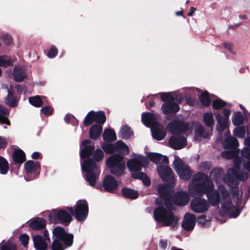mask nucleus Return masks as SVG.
I'll list each match as a JSON object with an SVG mask.
<instances>
[{
    "instance_id": "864d4df0",
    "label": "nucleus",
    "mask_w": 250,
    "mask_h": 250,
    "mask_svg": "<svg viewBox=\"0 0 250 250\" xmlns=\"http://www.w3.org/2000/svg\"><path fill=\"white\" fill-rule=\"evenodd\" d=\"M1 250H16V248L14 245H3Z\"/></svg>"
},
{
    "instance_id": "3c124183",
    "label": "nucleus",
    "mask_w": 250,
    "mask_h": 250,
    "mask_svg": "<svg viewBox=\"0 0 250 250\" xmlns=\"http://www.w3.org/2000/svg\"><path fill=\"white\" fill-rule=\"evenodd\" d=\"M0 38L6 43H9L11 40V36L7 33L1 35Z\"/></svg>"
},
{
    "instance_id": "393cba45",
    "label": "nucleus",
    "mask_w": 250,
    "mask_h": 250,
    "mask_svg": "<svg viewBox=\"0 0 250 250\" xmlns=\"http://www.w3.org/2000/svg\"><path fill=\"white\" fill-rule=\"evenodd\" d=\"M151 130L153 138L157 140H163L166 135L165 128L160 124L152 127Z\"/></svg>"
},
{
    "instance_id": "774afa93",
    "label": "nucleus",
    "mask_w": 250,
    "mask_h": 250,
    "mask_svg": "<svg viewBox=\"0 0 250 250\" xmlns=\"http://www.w3.org/2000/svg\"><path fill=\"white\" fill-rule=\"evenodd\" d=\"M21 85H17L16 86V88L18 90H21L20 88L21 87Z\"/></svg>"
},
{
    "instance_id": "69168bd1",
    "label": "nucleus",
    "mask_w": 250,
    "mask_h": 250,
    "mask_svg": "<svg viewBox=\"0 0 250 250\" xmlns=\"http://www.w3.org/2000/svg\"><path fill=\"white\" fill-rule=\"evenodd\" d=\"M176 14L177 16H181L182 15V12H181V11L177 12H176Z\"/></svg>"
},
{
    "instance_id": "423d86ee",
    "label": "nucleus",
    "mask_w": 250,
    "mask_h": 250,
    "mask_svg": "<svg viewBox=\"0 0 250 250\" xmlns=\"http://www.w3.org/2000/svg\"><path fill=\"white\" fill-rule=\"evenodd\" d=\"M105 120L106 117L104 112L91 111L87 114L84 121L85 126L89 125L94 122L98 124L93 125L90 129L89 135L92 139H96L100 136L102 131V125Z\"/></svg>"
},
{
    "instance_id": "c9c22d12",
    "label": "nucleus",
    "mask_w": 250,
    "mask_h": 250,
    "mask_svg": "<svg viewBox=\"0 0 250 250\" xmlns=\"http://www.w3.org/2000/svg\"><path fill=\"white\" fill-rule=\"evenodd\" d=\"M122 193L125 197L132 199H136L138 196V193L137 191L130 188L123 189Z\"/></svg>"
},
{
    "instance_id": "9b49d317",
    "label": "nucleus",
    "mask_w": 250,
    "mask_h": 250,
    "mask_svg": "<svg viewBox=\"0 0 250 250\" xmlns=\"http://www.w3.org/2000/svg\"><path fill=\"white\" fill-rule=\"evenodd\" d=\"M67 208L69 212L75 216L79 221H84L88 215V205L87 202L84 200L78 201L74 207V209L71 207Z\"/></svg>"
},
{
    "instance_id": "4468645a",
    "label": "nucleus",
    "mask_w": 250,
    "mask_h": 250,
    "mask_svg": "<svg viewBox=\"0 0 250 250\" xmlns=\"http://www.w3.org/2000/svg\"><path fill=\"white\" fill-rule=\"evenodd\" d=\"M24 170L26 175L32 176L30 179L25 177V180L28 181L32 180L35 178L40 173V164L37 161H28L24 164Z\"/></svg>"
},
{
    "instance_id": "5701e85b",
    "label": "nucleus",
    "mask_w": 250,
    "mask_h": 250,
    "mask_svg": "<svg viewBox=\"0 0 250 250\" xmlns=\"http://www.w3.org/2000/svg\"><path fill=\"white\" fill-rule=\"evenodd\" d=\"M33 241L36 250H46L47 244L43 237L36 235L33 236Z\"/></svg>"
},
{
    "instance_id": "f3484780",
    "label": "nucleus",
    "mask_w": 250,
    "mask_h": 250,
    "mask_svg": "<svg viewBox=\"0 0 250 250\" xmlns=\"http://www.w3.org/2000/svg\"><path fill=\"white\" fill-rule=\"evenodd\" d=\"M157 171L163 181L174 184V173L170 167L166 166H159Z\"/></svg>"
},
{
    "instance_id": "052dcab7",
    "label": "nucleus",
    "mask_w": 250,
    "mask_h": 250,
    "mask_svg": "<svg viewBox=\"0 0 250 250\" xmlns=\"http://www.w3.org/2000/svg\"><path fill=\"white\" fill-rule=\"evenodd\" d=\"M196 11V9L194 7H191L189 9V11L188 13V16H192L193 13Z\"/></svg>"
},
{
    "instance_id": "ea45409f",
    "label": "nucleus",
    "mask_w": 250,
    "mask_h": 250,
    "mask_svg": "<svg viewBox=\"0 0 250 250\" xmlns=\"http://www.w3.org/2000/svg\"><path fill=\"white\" fill-rule=\"evenodd\" d=\"M9 169L8 163L7 161L0 156V173L5 174Z\"/></svg>"
},
{
    "instance_id": "0eeeda50",
    "label": "nucleus",
    "mask_w": 250,
    "mask_h": 250,
    "mask_svg": "<svg viewBox=\"0 0 250 250\" xmlns=\"http://www.w3.org/2000/svg\"><path fill=\"white\" fill-rule=\"evenodd\" d=\"M53 235L56 238L52 244V250H64L71 246L73 242V235L67 233L64 229L61 227H57L53 229Z\"/></svg>"
},
{
    "instance_id": "a18cd8bd",
    "label": "nucleus",
    "mask_w": 250,
    "mask_h": 250,
    "mask_svg": "<svg viewBox=\"0 0 250 250\" xmlns=\"http://www.w3.org/2000/svg\"><path fill=\"white\" fill-rule=\"evenodd\" d=\"M227 104L220 99H217L213 101V107L216 109H219L227 105Z\"/></svg>"
},
{
    "instance_id": "6ab92c4d",
    "label": "nucleus",
    "mask_w": 250,
    "mask_h": 250,
    "mask_svg": "<svg viewBox=\"0 0 250 250\" xmlns=\"http://www.w3.org/2000/svg\"><path fill=\"white\" fill-rule=\"evenodd\" d=\"M196 218L193 214L187 213L183 221L182 226L186 230H191L195 227Z\"/></svg>"
},
{
    "instance_id": "de8ad7c7",
    "label": "nucleus",
    "mask_w": 250,
    "mask_h": 250,
    "mask_svg": "<svg viewBox=\"0 0 250 250\" xmlns=\"http://www.w3.org/2000/svg\"><path fill=\"white\" fill-rule=\"evenodd\" d=\"M19 240L21 244L25 247H26L29 240V236L26 234H23L21 235L19 237Z\"/></svg>"
},
{
    "instance_id": "5fc2aeb1",
    "label": "nucleus",
    "mask_w": 250,
    "mask_h": 250,
    "mask_svg": "<svg viewBox=\"0 0 250 250\" xmlns=\"http://www.w3.org/2000/svg\"><path fill=\"white\" fill-rule=\"evenodd\" d=\"M159 246L163 250L166 249L167 246V240L161 239L159 242Z\"/></svg>"
},
{
    "instance_id": "e433bc0d",
    "label": "nucleus",
    "mask_w": 250,
    "mask_h": 250,
    "mask_svg": "<svg viewBox=\"0 0 250 250\" xmlns=\"http://www.w3.org/2000/svg\"><path fill=\"white\" fill-rule=\"evenodd\" d=\"M223 172L221 168L214 169L211 171L210 177L215 179L217 184L222 180Z\"/></svg>"
},
{
    "instance_id": "b1692460",
    "label": "nucleus",
    "mask_w": 250,
    "mask_h": 250,
    "mask_svg": "<svg viewBox=\"0 0 250 250\" xmlns=\"http://www.w3.org/2000/svg\"><path fill=\"white\" fill-rule=\"evenodd\" d=\"M103 186L106 191L112 192L117 188V182L113 177L107 175L104 180Z\"/></svg>"
},
{
    "instance_id": "13d9d810",
    "label": "nucleus",
    "mask_w": 250,
    "mask_h": 250,
    "mask_svg": "<svg viewBox=\"0 0 250 250\" xmlns=\"http://www.w3.org/2000/svg\"><path fill=\"white\" fill-rule=\"evenodd\" d=\"M154 104H155V103L153 101L150 102L149 103L146 104V107L148 109L153 106L154 105Z\"/></svg>"
},
{
    "instance_id": "f257e3e1",
    "label": "nucleus",
    "mask_w": 250,
    "mask_h": 250,
    "mask_svg": "<svg viewBox=\"0 0 250 250\" xmlns=\"http://www.w3.org/2000/svg\"><path fill=\"white\" fill-rule=\"evenodd\" d=\"M188 192L191 196H201L206 193L209 204L212 206L219 205L221 200V208L224 213L229 217L236 218L241 210L239 203L242 197V192L238 189H234L232 198L235 205L232 204L229 192L222 186H219L217 190L214 189V185L209 177L202 173L195 174L189 184Z\"/></svg>"
},
{
    "instance_id": "09e8293b",
    "label": "nucleus",
    "mask_w": 250,
    "mask_h": 250,
    "mask_svg": "<svg viewBox=\"0 0 250 250\" xmlns=\"http://www.w3.org/2000/svg\"><path fill=\"white\" fill-rule=\"evenodd\" d=\"M57 53V49L54 46H52L47 54V56L49 58H52L54 57Z\"/></svg>"
},
{
    "instance_id": "f704fd0d",
    "label": "nucleus",
    "mask_w": 250,
    "mask_h": 250,
    "mask_svg": "<svg viewBox=\"0 0 250 250\" xmlns=\"http://www.w3.org/2000/svg\"><path fill=\"white\" fill-rule=\"evenodd\" d=\"M103 138L105 141H113L116 139V135L112 129H105L103 133Z\"/></svg>"
},
{
    "instance_id": "ddd939ff",
    "label": "nucleus",
    "mask_w": 250,
    "mask_h": 250,
    "mask_svg": "<svg viewBox=\"0 0 250 250\" xmlns=\"http://www.w3.org/2000/svg\"><path fill=\"white\" fill-rule=\"evenodd\" d=\"M50 221L55 224H69L72 220L71 215L64 210H53L49 215Z\"/></svg>"
},
{
    "instance_id": "39448f33",
    "label": "nucleus",
    "mask_w": 250,
    "mask_h": 250,
    "mask_svg": "<svg viewBox=\"0 0 250 250\" xmlns=\"http://www.w3.org/2000/svg\"><path fill=\"white\" fill-rule=\"evenodd\" d=\"M148 163V161L146 157L137 154H133L132 159L127 163L128 168L133 171L132 176L135 179L142 180L146 186H149L150 181L144 173L140 172V171L143 167H146Z\"/></svg>"
},
{
    "instance_id": "bb28decb",
    "label": "nucleus",
    "mask_w": 250,
    "mask_h": 250,
    "mask_svg": "<svg viewBox=\"0 0 250 250\" xmlns=\"http://www.w3.org/2000/svg\"><path fill=\"white\" fill-rule=\"evenodd\" d=\"M148 158L156 164H167L168 163V158L159 153H149L147 154Z\"/></svg>"
},
{
    "instance_id": "dca6fc26",
    "label": "nucleus",
    "mask_w": 250,
    "mask_h": 250,
    "mask_svg": "<svg viewBox=\"0 0 250 250\" xmlns=\"http://www.w3.org/2000/svg\"><path fill=\"white\" fill-rule=\"evenodd\" d=\"M231 111L229 109H224L223 110V114L225 117H223L220 114L216 115V119L217 121L216 125V130L222 135L223 131L226 129L228 126V120Z\"/></svg>"
},
{
    "instance_id": "c85d7f7f",
    "label": "nucleus",
    "mask_w": 250,
    "mask_h": 250,
    "mask_svg": "<svg viewBox=\"0 0 250 250\" xmlns=\"http://www.w3.org/2000/svg\"><path fill=\"white\" fill-rule=\"evenodd\" d=\"M13 87L11 86L8 91V95L5 100L6 103L10 106L14 107L17 105L18 100L13 96Z\"/></svg>"
},
{
    "instance_id": "7c9ffc66",
    "label": "nucleus",
    "mask_w": 250,
    "mask_h": 250,
    "mask_svg": "<svg viewBox=\"0 0 250 250\" xmlns=\"http://www.w3.org/2000/svg\"><path fill=\"white\" fill-rule=\"evenodd\" d=\"M13 158L15 162L21 164L25 160V154L21 149L16 150L13 153Z\"/></svg>"
},
{
    "instance_id": "37998d69",
    "label": "nucleus",
    "mask_w": 250,
    "mask_h": 250,
    "mask_svg": "<svg viewBox=\"0 0 250 250\" xmlns=\"http://www.w3.org/2000/svg\"><path fill=\"white\" fill-rule=\"evenodd\" d=\"M102 148L107 153H113L116 151L115 144L105 143L103 145Z\"/></svg>"
},
{
    "instance_id": "6e6552de",
    "label": "nucleus",
    "mask_w": 250,
    "mask_h": 250,
    "mask_svg": "<svg viewBox=\"0 0 250 250\" xmlns=\"http://www.w3.org/2000/svg\"><path fill=\"white\" fill-rule=\"evenodd\" d=\"M81 166L82 170L86 172L85 180L90 186H95L100 173L99 166L90 158L83 161Z\"/></svg>"
},
{
    "instance_id": "473e14b6",
    "label": "nucleus",
    "mask_w": 250,
    "mask_h": 250,
    "mask_svg": "<svg viewBox=\"0 0 250 250\" xmlns=\"http://www.w3.org/2000/svg\"><path fill=\"white\" fill-rule=\"evenodd\" d=\"M116 150L123 154L126 155L129 153L128 146L122 141H119L115 144Z\"/></svg>"
},
{
    "instance_id": "2eb2a0df",
    "label": "nucleus",
    "mask_w": 250,
    "mask_h": 250,
    "mask_svg": "<svg viewBox=\"0 0 250 250\" xmlns=\"http://www.w3.org/2000/svg\"><path fill=\"white\" fill-rule=\"evenodd\" d=\"M191 210L196 213H202L208 210L209 204L208 201L202 198H194L190 202Z\"/></svg>"
},
{
    "instance_id": "2f4dec72",
    "label": "nucleus",
    "mask_w": 250,
    "mask_h": 250,
    "mask_svg": "<svg viewBox=\"0 0 250 250\" xmlns=\"http://www.w3.org/2000/svg\"><path fill=\"white\" fill-rule=\"evenodd\" d=\"M9 111L3 106L0 105V123L10 125V122L7 119Z\"/></svg>"
},
{
    "instance_id": "79ce46f5",
    "label": "nucleus",
    "mask_w": 250,
    "mask_h": 250,
    "mask_svg": "<svg viewBox=\"0 0 250 250\" xmlns=\"http://www.w3.org/2000/svg\"><path fill=\"white\" fill-rule=\"evenodd\" d=\"M29 102L32 105L36 107L41 106L42 104V102L39 96L30 97Z\"/></svg>"
},
{
    "instance_id": "49530a36",
    "label": "nucleus",
    "mask_w": 250,
    "mask_h": 250,
    "mask_svg": "<svg viewBox=\"0 0 250 250\" xmlns=\"http://www.w3.org/2000/svg\"><path fill=\"white\" fill-rule=\"evenodd\" d=\"M104 152L101 149H97L93 153V158L96 161L101 160L104 157Z\"/></svg>"
},
{
    "instance_id": "aec40b11",
    "label": "nucleus",
    "mask_w": 250,
    "mask_h": 250,
    "mask_svg": "<svg viewBox=\"0 0 250 250\" xmlns=\"http://www.w3.org/2000/svg\"><path fill=\"white\" fill-rule=\"evenodd\" d=\"M225 133V140L223 142V146L224 148H229L232 147H237L238 146L237 140L233 137H230L229 131L227 128L224 130L223 132Z\"/></svg>"
},
{
    "instance_id": "e2e57ef3",
    "label": "nucleus",
    "mask_w": 250,
    "mask_h": 250,
    "mask_svg": "<svg viewBox=\"0 0 250 250\" xmlns=\"http://www.w3.org/2000/svg\"><path fill=\"white\" fill-rule=\"evenodd\" d=\"M224 46L227 49L230 50L231 49V45L229 43H225L224 44Z\"/></svg>"
},
{
    "instance_id": "338daca9",
    "label": "nucleus",
    "mask_w": 250,
    "mask_h": 250,
    "mask_svg": "<svg viewBox=\"0 0 250 250\" xmlns=\"http://www.w3.org/2000/svg\"><path fill=\"white\" fill-rule=\"evenodd\" d=\"M171 250H183L182 249H179V248H172L171 249Z\"/></svg>"
},
{
    "instance_id": "6e6d98bb",
    "label": "nucleus",
    "mask_w": 250,
    "mask_h": 250,
    "mask_svg": "<svg viewBox=\"0 0 250 250\" xmlns=\"http://www.w3.org/2000/svg\"><path fill=\"white\" fill-rule=\"evenodd\" d=\"M207 221L206 216H202L198 219V222L202 225H205L206 222Z\"/></svg>"
},
{
    "instance_id": "f03ea898",
    "label": "nucleus",
    "mask_w": 250,
    "mask_h": 250,
    "mask_svg": "<svg viewBox=\"0 0 250 250\" xmlns=\"http://www.w3.org/2000/svg\"><path fill=\"white\" fill-rule=\"evenodd\" d=\"M158 190L167 209L162 206L157 208L154 211L155 220L162 223L164 226H171L174 228L177 225L179 218L171 210L173 209V203L178 206H185L189 202V196L187 192L180 191L173 197L171 191L167 190L165 185H159Z\"/></svg>"
},
{
    "instance_id": "c756f323",
    "label": "nucleus",
    "mask_w": 250,
    "mask_h": 250,
    "mask_svg": "<svg viewBox=\"0 0 250 250\" xmlns=\"http://www.w3.org/2000/svg\"><path fill=\"white\" fill-rule=\"evenodd\" d=\"M203 121L207 126L213 130L214 121L211 112L204 113L203 115Z\"/></svg>"
},
{
    "instance_id": "4d7b16f0",
    "label": "nucleus",
    "mask_w": 250,
    "mask_h": 250,
    "mask_svg": "<svg viewBox=\"0 0 250 250\" xmlns=\"http://www.w3.org/2000/svg\"><path fill=\"white\" fill-rule=\"evenodd\" d=\"M43 235H44V238L45 240H47L49 242L50 241V238L49 237V234L47 230H44L43 231Z\"/></svg>"
},
{
    "instance_id": "c03bdc74",
    "label": "nucleus",
    "mask_w": 250,
    "mask_h": 250,
    "mask_svg": "<svg viewBox=\"0 0 250 250\" xmlns=\"http://www.w3.org/2000/svg\"><path fill=\"white\" fill-rule=\"evenodd\" d=\"M247 128L245 126H240L236 128L234 130V133L235 136L239 138H243L245 136Z\"/></svg>"
},
{
    "instance_id": "603ef678",
    "label": "nucleus",
    "mask_w": 250,
    "mask_h": 250,
    "mask_svg": "<svg viewBox=\"0 0 250 250\" xmlns=\"http://www.w3.org/2000/svg\"><path fill=\"white\" fill-rule=\"evenodd\" d=\"M7 145V139L5 137L0 136V149L6 147Z\"/></svg>"
},
{
    "instance_id": "bf43d9fd",
    "label": "nucleus",
    "mask_w": 250,
    "mask_h": 250,
    "mask_svg": "<svg viewBox=\"0 0 250 250\" xmlns=\"http://www.w3.org/2000/svg\"><path fill=\"white\" fill-rule=\"evenodd\" d=\"M72 118H73V117L71 115L67 114L64 118V120L65 122L68 123H69L70 120H71Z\"/></svg>"
},
{
    "instance_id": "20e7f679",
    "label": "nucleus",
    "mask_w": 250,
    "mask_h": 250,
    "mask_svg": "<svg viewBox=\"0 0 250 250\" xmlns=\"http://www.w3.org/2000/svg\"><path fill=\"white\" fill-rule=\"evenodd\" d=\"M167 130L173 135L169 140L170 146L175 149L184 148L187 145L186 138L181 133L189 129V125L183 121H172L167 126Z\"/></svg>"
},
{
    "instance_id": "680f3d73",
    "label": "nucleus",
    "mask_w": 250,
    "mask_h": 250,
    "mask_svg": "<svg viewBox=\"0 0 250 250\" xmlns=\"http://www.w3.org/2000/svg\"><path fill=\"white\" fill-rule=\"evenodd\" d=\"M40 157V153L38 152H34L32 155V158L34 159H38Z\"/></svg>"
},
{
    "instance_id": "f8f14e48",
    "label": "nucleus",
    "mask_w": 250,
    "mask_h": 250,
    "mask_svg": "<svg viewBox=\"0 0 250 250\" xmlns=\"http://www.w3.org/2000/svg\"><path fill=\"white\" fill-rule=\"evenodd\" d=\"M173 167L181 179L188 180L192 174L189 167L180 158L176 157L173 163Z\"/></svg>"
},
{
    "instance_id": "0e129e2a",
    "label": "nucleus",
    "mask_w": 250,
    "mask_h": 250,
    "mask_svg": "<svg viewBox=\"0 0 250 250\" xmlns=\"http://www.w3.org/2000/svg\"><path fill=\"white\" fill-rule=\"evenodd\" d=\"M206 165H207L208 167L209 166L208 165V164L206 163H203L201 164V166H200V167L201 169L203 168V167L206 166Z\"/></svg>"
},
{
    "instance_id": "a211bd4d",
    "label": "nucleus",
    "mask_w": 250,
    "mask_h": 250,
    "mask_svg": "<svg viewBox=\"0 0 250 250\" xmlns=\"http://www.w3.org/2000/svg\"><path fill=\"white\" fill-rule=\"evenodd\" d=\"M94 149V146L89 140H84L81 145L80 156L84 159L90 156Z\"/></svg>"
},
{
    "instance_id": "412c9836",
    "label": "nucleus",
    "mask_w": 250,
    "mask_h": 250,
    "mask_svg": "<svg viewBox=\"0 0 250 250\" xmlns=\"http://www.w3.org/2000/svg\"><path fill=\"white\" fill-rule=\"evenodd\" d=\"M142 120L146 126H150L151 128L158 125L156 116L150 113H143Z\"/></svg>"
},
{
    "instance_id": "58836bf2",
    "label": "nucleus",
    "mask_w": 250,
    "mask_h": 250,
    "mask_svg": "<svg viewBox=\"0 0 250 250\" xmlns=\"http://www.w3.org/2000/svg\"><path fill=\"white\" fill-rule=\"evenodd\" d=\"M200 101L203 105L207 106H208L211 102L212 98L209 95L207 92H203L200 97Z\"/></svg>"
},
{
    "instance_id": "1a4fd4ad",
    "label": "nucleus",
    "mask_w": 250,
    "mask_h": 250,
    "mask_svg": "<svg viewBox=\"0 0 250 250\" xmlns=\"http://www.w3.org/2000/svg\"><path fill=\"white\" fill-rule=\"evenodd\" d=\"M161 100L166 102L162 105V109L164 113L168 114L173 112H177L180 108L178 104L174 101H177L179 103H181L183 97L181 95L178 96L171 93H163L161 94Z\"/></svg>"
},
{
    "instance_id": "cd10ccee",
    "label": "nucleus",
    "mask_w": 250,
    "mask_h": 250,
    "mask_svg": "<svg viewBox=\"0 0 250 250\" xmlns=\"http://www.w3.org/2000/svg\"><path fill=\"white\" fill-rule=\"evenodd\" d=\"M46 225L45 220L42 218H37L33 220L30 223V227L34 230L43 229Z\"/></svg>"
},
{
    "instance_id": "9d476101",
    "label": "nucleus",
    "mask_w": 250,
    "mask_h": 250,
    "mask_svg": "<svg viewBox=\"0 0 250 250\" xmlns=\"http://www.w3.org/2000/svg\"><path fill=\"white\" fill-rule=\"evenodd\" d=\"M106 166L110 168L111 172L118 176L124 173L125 162L123 157L119 154L114 155L106 160Z\"/></svg>"
},
{
    "instance_id": "4be33fe9",
    "label": "nucleus",
    "mask_w": 250,
    "mask_h": 250,
    "mask_svg": "<svg viewBox=\"0 0 250 250\" xmlns=\"http://www.w3.org/2000/svg\"><path fill=\"white\" fill-rule=\"evenodd\" d=\"M212 130L211 128H209L208 129H205L203 125H199L195 128V137L197 139L199 138H208L211 135Z\"/></svg>"
},
{
    "instance_id": "7ed1b4c3",
    "label": "nucleus",
    "mask_w": 250,
    "mask_h": 250,
    "mask_svg": "<svg viewBox=\"0 0 250 250\" xmlns=\"http://www.w3.org/2000/svg\"><path fill=\"white\" fill-rule=\"evenodd\" d=\"M244 143L246 147L241 151V157H238V152L234 150H225L221 153L224 158L233 159L234 168L228 169L227 176L223 179V181L231 187L236 186V180L247 179V173L241 171L242 166L250 171V137L245 139Z\"/></svg>"
},
{
    "instance_id": "a19ab883",
    "label": "nucleus",
    "mask_w": 250,
    "mask_h": 250,
    "mask_svg": "<svg viewBox=\"0 0 250 250\" xmlns=\"http://www.w3.org/2000/svg\"><path fill=\"white\" fill-rule=\"evenodd\" d=\"M13 61L7 56H0V66L7 67L12 65Z\"/></svg>"
},
{
    "instance_id": "8fccbe9b",
    "label": "nucleus",
    "mask_w": 250,
    "mask_h": 250,
    "mask_svg": "<svg viewBox=\"0 0 250 250\" xmlns=\"http://www.w3.org/2000/svg\"><path fill=\"white\" fill-rule=\"evenodd\" d=\"M41 111L44 114L46 115H51L53 112V109L49 106H45L42 107Z\"/></svg>"
},
{
    "instance_id": "4c0bfd02",
    "label": "nucleus",
    "mask_w": 250,
    "mask_h": 250,
    "mask_svg": "<svg viewBox=\"0 0 250 250\" xmlns=\"http://www.w3.org/2000/svg\"><path fill=\"white\" fill-rule=\"evenodd\" d=\"M132 134L133 133L131 131L130 128L126 125H124L121 128L119 133V136L123 139H127L132 135Z\"/></svg>"
},
{
    "instance_id": "72a5a7b5",
    "label": "nucleus",
    "mask_w": 250,
    "mask_h": 250,
    "mask_svg": "<svg viewBox=\"0 0 250 250\" xmlns=\"http://www.w3.org/2000/svg\"><path fill=\"white\" fill-rule=\"evenodd\" d=\"M232 122L234 125H241L244 122V117L240 112L234 113L232 117Z\"/></svg>"
},
{
    "instance_id": "a878e982",
    "label": "nucleus",
    "mask_w": 250,
    "mask_h": 250,
    "mask_svg": "<svg viewBox=\"0 0 250 250\" xmlns=\"http://www.w3.org/2000/svg\"><path fill=\"white\" fill-rule=\"evenodd\" d=\"M13 77L15 81L21 82L27 77V74L21 66H16L13 70Z\"/></svg>"
}]
</instances>
